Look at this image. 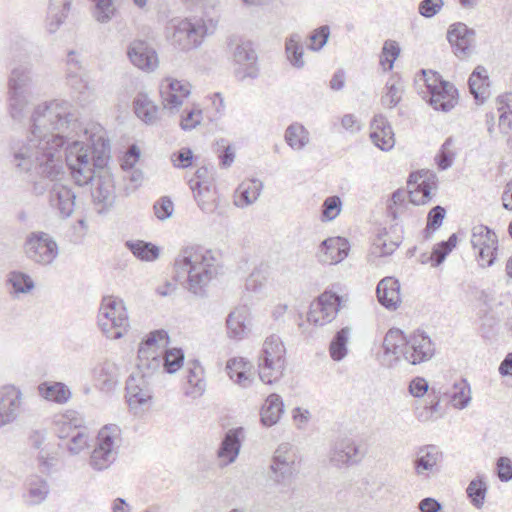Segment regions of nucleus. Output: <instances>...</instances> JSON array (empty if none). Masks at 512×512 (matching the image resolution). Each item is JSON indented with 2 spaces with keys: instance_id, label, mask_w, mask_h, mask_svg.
<instances>
[{
  "instance_id": "nucleus-1",
  "label": "nucleus",
  "mask_w": 512,
  "mask_h": 512,
  "mask_svg": "<svg viewBox=\"0 0 512 512\" xmlns=\"http://www.w3.org/2000/svg\"><path fill=\"white\" fill-rule=\"evenodd\" d=\"M30 123L27 138L12 146L15 167L56 179L63 173L65 138L80 127L77 115L69 102L52 100L34 108Z\"/></svg>"
},
{
  "instance_id": "nucleus-2",
  "label": "nucleus",
  "mask_w": 512,
  "mask_h": 512,
  "mask_svg": "<svg viewBox=\"0 0 512 512\" xmlns=\"http://www.w3.org/2000/svg\"><path fill=\"white\" fill-rule=\"evenodd\" d=\"M91 146L73 141L65 150V160L74 182L78 186L92 183V198L101 205L100 212L113 206L115 189L113 179L107 172L95 175V169H102L110 157V144L103 135H90Z\"/></svg>"
},
{
  "instance_id": "nucleus-3",
  "label": "nucleus",
  "mask_w": 512,
  "mask_h": 512,
  "mask_svg": "<svg viewBox=\"0 0 512 512\" xmlns=\"http://www.w3.org/2000/svg\"><path fill=\"white\" fill-rule=\"evenodd\" d=\"M174 266L177 277L182 274L186 278L188 291L198 297L205 296L206 287L221 270L218 254L200 246L181 249Z\"/></svg>"
},
{
  "instance_id": "nucleus-4",
  "label": "nucleus",
  "mask_w": 512,
  "mask_h": 512,
  "mask_svg": "<svg viewBox=\"0 0 512 512\" xmlns=\"http://www.w3.org/2000/svg\"><path fill=\"white\" fill-rule=\"evenodd\" d=\"M28 173H34L40 178L32 183L33 194L36 196H42L46 191H49L50 206L58 211L60 217H70L75 208L76 194L69 186L60 183L65 172L63 171L58 178L53 180L48 177L38 175L35 171H29Z\"/></svg>"
},
{
  "instance_id": "nucleus-5",
  "label": "nucleus",
  "mask_w": 512,
  "mask_h": 512,
  "mask_svg": "<svg viewBox=\"0 0 512 512\" xmlns=\"http://www.w3.org/2000/svg\"><path fill=\"white\" fill-rule=\"evenodd\" d=\"M98 326L109 339L123 337L129 329V318L124 301L115 296H104L98 312Z\"/></svg>"
},
{
  "instance_id": "nucleus-6",
  "label": "nucleus",
  "mask_w": 512,
  "mask_h": 512,
  "mask_svg": "<svg viewBox=\"0 0 512 512\" xmlns=\"http://www.w3.org/2000/svg\"><path fill=\"white\" fill-rule=\"evenodd\" d=\"M171 30L169 37L171 44L181 50L190 51L198 48L204 38L212 31L202 18L173 19L168 27Z\"/></svg>"
},
{
  "instance_id": "nucleus-7",
  "label": "nucleus",
  "mask_w": 512,
  "mask_h": 512,
  "mask_svg": "<svg viewBox=\"0 0 512 512\" xmlns=\"http://www.w3.org/2000/svg\"><path fill=\"white\" fill-rule=\"evenodd\" d=\"M286 349L279 336L271 335L263 343L262 353L259 357V378L265 384L278 381L285 370Z\"/></svg>"
},
{
  "instance_id": "nucleus-8",
  "label": "nucleus",
  "mask_w": 512,
  "mask_h": 512,
  "mask_svg": "<svg viewBox=\"0 0 512 512\" xmlns=\"http://www.w3.org/2000/svg\"><path fill=\"white\" fill-rule=\"evenodd\" d=\"M121 442V429L118 425L102 427L90 456V466L97 471L107 469L116 460Z\"/></svg>"
},
{
  "instance_id": "nucleus-9",
  "label": "nucleus",
  "mask_w": 512,
  "mask_h": 512,
  "mask_svg": "<svg viewBox=\"0 0 512 512\" xmlns=\"http://www.w3.org/2000/svg\"><path fill=\"white\" fill-rule=\"evenodd\" d=\"M24 253L32 262L39 265H50L59 254L54 238L42 231L31 232L24 242Z\"/></svg>"
},
{
  "instance_id": "nucleus-10",
  "label": "nucleus",
  "mask_w": 512,
  "mask_h": 512,
  "mask_svg": "<svg viewBox=\"0 0 512 512\" xmlns=\"http://www.w3.org/2000/svg\"><path fill=\"white\" fill-rule=\"evenodd\" d=\"M365 449L351 439L337 441L329 453V462L336 468L358 464L365 456Z\"/></svg>"
},
{
  "instance_id": "nucleus-11",
  "label": "nucleus",
  "mask_w": 512,
  "mask_h": 512,
  "mask_svg": "<svg viewBox=\"0 0 512 512\" xmlns=\"http://www.w3.org/2000/svg\"><path fill=\"white\" fill-rule=\"evenodd\" d=\"M127 56L130 62L144 72H153L159 66L156 50L143 39H135L127 47Z\"/></svg>"
},
{
  "instance_id": "nucleus-12",
  "label": "nucleus",
  "mask_w": 512,
  "mask_h": 512,
  "mask_svg": "<svg viewBox=\"0 0 512 512\" xmlns=\"http://www.w3.org/2000/svg\"><path fill=\"white\" fill-rule=\"evenodd\" d=\"M340 306L341 297L337 293L326 291L319 296L317 303L312 304L308 321L323 326L335 318Z\"/></svg>"
},
{
  "instance_id": "nucleus-13",
  "label": "nucleus",
  "mask_w": 512,
  "mask_h": 512,
  "mask_svg": "<svg viewBox=\"0 0 512 512\" xmlns=\"http://www.w3.org/2000/svg\"><path fill=\"white\" fill-rule=\"evenodd\" d=\"M58 436L66 438L72 431L71 439L67 444V449L71 454H78L88 446L89 436L84 430H78L80 426L76 419L69 418L67 415H61L56 421Z\"/></svg>"
},
{
  "instance_id": "nucleus-14",
  "label": "nucleus",
  "mask_w": 512,
  "mask_h": 512,
  "mask_svg": "<svg viewBox=\"0 0 512 512\" xmlns=\"http://www.w3.org/2000/svg\"><path fill=\"white\" fill-rule=\"evenodd\" d=\"M22 409V393L13 385L0 388V427L12 423L20 415Z\"/></svg>"
},
{
  "instance_id": "nucleus-15",
  "label": "nucleus",
  "mask_w": 512,
  "mask_h": 512,
  "mask_svg": "<svg viewBox=\"0 0 512 512\" xmlns=\"http://www.w3.org/2000/svg\"><path fill=\"white\" fill-rule=\"evenodd\" d=\"M435 354V344L423 331H417L409 336L405 360L412 365L430 360Z\"/></svg>"
},
{
  "instance_id": "nucleus-16",
  "label": "nucleus",
  "mask_w": 512,
  "mask_h": 512,
  "mask_svg": "<svg viewBox=\"0 0 512 512\" xmlns=\"http://www.w3.org/2000/svg\"><path fill=\"white\" fill-rule=\"evenodd\" d=\"M383 355L381 362L387 367H391L399 361L401 357L405 359V353L408 348V338L398 328H392L386 333L383 344Z\"/></svg>"
},
{
  "instance_id": "nucleus-17",
  "label": "nucleus",
  "mask_w": 512,
  "mask_h": 512,
  "mask_svg": "<svg viewBox=\"0 0 512 512\" xmlns=\"http://www.w3.org/2000/svg\"><path fill=\"white\" fill-rule=\"evenodd\" d=\"M232 54L234 62L239 66V68L235 70V73L240 80L257 77V55L250 42L236 43Z\"/></svg>"
},
{
  "instance_id": "nucleus-18",
  "label": "nucleus",
  "mask_w": 512,
  "mask_h": 512,
  "mask_svg": "<svg viewBox=\"0 0 512 512\" xmlns=\"http://www.w3.org/2000/svg\"><path fill=\"white\" fill-rule=\"evenodd\" d=\"M271 470L276 478H291L295 476L298 466L296 453L289 443H282L274 452Z\"/></svg>"
},
{
  "instance_id": "nucleus-19",
  "label": "nucleus",
  "mask_w": 512,
  "mask_h": 512,
  "mask_svg": "<svg viewBox=\"0 0 512 512\" xmlns=\"http://www.w3.org/2000/svg\"><path fill=\"white\" fill-rule=\"evenodd\" d=\"M475 31L462 22L452 24L447 32V39L458 57L467 56L475 44Z\"/></svg>"
},
{
  "instance_id": "nucleus-20",
  "label": "nucleus",
  "mask_w": 512,
  "mask_h": 512,
  "mask_svg": "<svg viewBox=\"0 0 512 512\" xmlns=\"http://www.w3.org/2000/svg\"><path fill=\"white\" fill-rule=\"evenodd\" d=\"M150 378L151 377L136 370L128 377L126 381V391L130 405L144 404L151 399Z\"/></svg>"
},
{
  "instance_id": "nucleus-21",
  "label": "nucleus",
  "mask_w": 512,
  "mask_h": 512,
  "mask_svg": "<svg viewBox=\"0 0 512 512\" xmlns=\"http://www.w3.org/2000/svg\"><path fill=\"white\" fill-rule=\"evenodd\" d=\"M349 243L341 237L324 240L319 248V260L326 264H337L348 256Z\"/></svg>"
},
{
  "instance_id": "nucleus-22",
  "label": "nucleus",
  "mask_w": 512,
  "mask_h": 512,
  "mask_svg": "<svg viewBox=\"0 0 512 512\" xmlns=\"http://www.w3.org/2000/svg\"><path fill=\"white\" fill-rule=\"evenodd\" d=\"M371 130L370 138L378 148L388 151L394 147L395 139L392 127L383 115L374 116Z\"/></svg>"
},
{
  "instance_id": "nucleus-23",
  "label": "nucleus",
  "mask_w": 512,
  "mask_h": 512,
  "mask_svg": "<svg viewBox=\"0 0 512 512\" xmlns=\"http://www.w3.org/2000/svg\"><path fill=\"white\" fill-rule=\"evenodd\" d=\"M379 303L389 310H396L400 303V284L394 277H385L377 285L376 289Z\"/></svg>"
},
{
  "instance_id": "nucleus-24",
  "label": "nucleus",
  "mask_w": 512,
  "mask_h": 512,
  "mask_svg": "<svg viewBox=\"0 0 512 512\" xmlns=\"http://www.w3.org/2000/svg\"><path fill=\"white\" fill-rule=\"evenodd\" d=\"M243 436V428H234L226 432L219 449L217 456L222 464H230L237 458L240 447L241 437Z\"/></svg>"
},
{
  "instance_id": "nucleus-25",
  "label": "nucleus",
  "mask_w": 512,
  "mask_h": 512,
  "mask_svg": "<svg viewBox=\"0 0 512 512\" xmlns=\"http://www.w3.org/2000/svg\"><path fill=\"white\" fill-rule=\"evenodd\" d=\"M118 370V366L111 361H104L94 368V380L101 391L109 393L116 388L119 378Z\"/></svg>"
},
{
  "instance_id": "nucleus-26",
  "label": "nucleus",
  "mask_w": 512,
  "mask_h": 512,
  "mask_svg": "<svg viewBox=\"0 0 512 512\" xmlns=\"http://www.w3.org/2000/svg\"><path fill=\"white\" fill-rule=\"evenodd\" d=\"M66 64L67 83L71 88L80 93L86 90L88 88V84L85 79L84 68L79 55L75 51H69Z\"/></svg>"
},
{
  "instance_id": "nucleus-27",
  "label": "nucleus",
  "mask_w": 512,
  "mask_h": 512,
  "mask_svg": "<svg viewBox=\"0 0 512 512\" xmlns=\"http://www.w3.org/2000/svg\"><path fill=\"white\" fill-rule=\"evenodd\" d=\"M73 0H50L46 27L49 33H55L65 22Z\"/></svg>"
},
{
  "instance_id": "nucleus-28",
  "label": "nucleus",
  "mask_w": 512,
  "mask_h": 512,
  "mask_svg": "<svg viewBox=\"0 0 512 512\" xmlns=\"http://www.w3.org/2000/svg\"><path fill=\"white\" fill-rule=\"evenodd\" d=\"M263 183L258 179L243 181L235 191L234 204L244 208L253 204L260 196Z\"/></svg>"
},
{
  "instance_id": "nucleus-29",
  "label": "nucleus",
  "mask_w": 512,
  "mask_h": 512,
  "mask_svg": "<svg viewBox=\"0 0 512 512\" xmlns=\"http://www.w3.org/2000/svg\"><path fill=\"white\" fill-rule=\"evenodd\" d=\"M430 96V104L435 110L448 112L457 104V89L449 82L442 83Z\"/></svg>"
},
{
  "instance_id": "nucleus-30",
  "label": "nucleus",
  "mask_w": 512,
  "mask_h": 512,
  "mask_svg": "<svg viewBox=\"0 0 512 512\" xmlns=\"http://www.w3.org/2000/svg\"><path fill=\"white\" fill-rule=\"evenodd\" d=\"M249 309L241 306L229 313L226 324L228 336L233 339H242L247 335V320Z\"/></svg>"
},
{
  "instance_id": "nucleus-31",
  "label": "nucleus",
  "mask_w": 512,
  "mask_h": 512,
  "mask_svg": "<svg viewBox=\"0 0 512 512\" xmlns=\"http://www.w3.org/2000/svg\"><path fill=\"white\" fill-rule=\"evenodd\" d=\"M284 412L282 398L278 394H270L261 408V422L266 427L277 424Z\"/></svg>"
},
{
  "instance_id": "nucleus-32",
  "label": "nucleus",
  "mask_w": 512,
  "mask_h": 512,
  "mask_svg": "<svg viewBox=\"0 0 512 512\" xmlns=\"http://www.w3.org/2000/svg\"><path fill=\"white\" fill-rule=\"evenodd\" d=\"M187 383L189 388L186 390V395L192 398L200 397L206 388L204 380V370L197 360L187 364Z\"/></svg>"
},
{
  "instance_id": "nucleus-33",
  "label": "nucleus",
  "mask_w": 512,
  "mask_h": 512,
  "mask_svg": "<svg viewBox=\"0 0 512 512\" xmlns=\"http://www.w3.org/2000/svg\"><path fill=\"white\" fill-rule=\"evenodd\" d=\"M468 85L474 98L483 103L489 96V77L483 66H477L469 77Z\"/></svg>"
},
{
  "instance_id": "nucleus-34",
  "label": "nucleus",
  "mask_w": 512,
  "mask_h": 512,
  "mask_svg": "<svg viewBox=\"0 0 512 512\" xmlns=\"http://www.w3.org/2000/svg\"><path fill=\"white\" fill-rule=\"evenodd\" d=\"M39 394L48 401L58 404L67 403L71 396V390L62 382H43L38 386Z\"/></svg>"
},
{
  "instance_id": "nucleus-35",
  "label": "nucleus",
  "mask_w": 512,
  "mask_h": 512,
  "mask_svg": "<svg viewBox=\"0 0 512 512\" xmlns=\"http://www.w3.org/2000/svg\"><path fill=\"white\" fill-rule=\"evenodd\" d=\"M134 112L144 123L153 125L158 120V107L146 94H138L134 101Z\"/></svg>"
},
{
  "instance_id": "nucleus-36",
  "label": "nucleus",
  "mask_w": 512,
  "mask_h": 512,
  "mask_svg": "<svg viewBox=\"0 0 512 512\" xmlns=\"http://www.w3.org/2000/svg\"><path fill=\"white\" fill-rule=\"evenodd\" d=\"M136 371L141 372L151 377L155 372L161 368L163 359L159 351H147L138 349Z\"/></svg>"
},
{
  "instance_id": "nucleus-37",
  "label": "nucleus",
  "mask_w": 512,
  "mask_h": 512,
  "mask_svg": "<svg viewBox=\"0 0 512 512\" xmlns=\"http://www.w3.org/2000/svg\"><path fill=\"white\" fill-rule=\"evenodd\" d=\"M190 188L193 191L194 198L198 207L206 214L213 213L218 207L217 196L212 191V187L201 184L199 189L193 185V180H190Z\"/></svg>"
},
{
  "instance_id": "nucleus-38",
  "label": "nucleus",
  "mask_w": 512,
  "mask_h": 512,
  "mask_svg": "<svg viewBox=\"0 0 512 512\" xmlns=\"http://www.w3.org/2000/svg\"><path fill=\"white\" fill-rule=\"evenodd\" d=\"M32 83L31 68L19 65L12 69L8 79V92L27 93Z\"/></svg>"
},
{
  "instance_id": "nucleus-39",
  "label": "nucleus",
  "mask_w": 512,
  "mask_h": 512,
  "mask_svg": "<svg viewBox=\"0 0 512 512\" xmlns=\"http://www.w3.org/2000/svg\"><path fill=\"white\" fill-rule=\"evenodd\" d=\"M422 175L419 172L411 173L408 184H417V186L409 191L410 202L415 205H424L431 200V188L425 179L421 180Z\"/></svg>"
},
{
  "instance_id": "nucleus-40",
  "label": "nucleus",
  "mask_w": 512,
  "mask_h": 512,
  "mask_svg": "<svg viewBox=\"0 0 512 512\" xmlns=\"http://www.w3.org/2000/svg\"><path fill=\"white\" fill-rule=\"evenodd\" d=\"M417 455L415 469L418 474H421L426 470H432L442 458V453L435 445H426L421 447Z\"/></svg>"
},
{
  "instance_id": "nucleus-41",
  "label": "nucleus",
  "mask_w": 512,
  "mask_h": 512,
  "mask_svg": "<svg viewBox=\"0 0 512 512\" xmlns=\"http://www.w3.org/2000/svg\"><path fill=\"white\" fill-rule=\"evenodd\" d=\"M285 52L288 61L295 68H303L305 61L303 59L304 49L302 37L298 33L291 34L285 41Z\"/></svg>"
},
{
  "instance_id": "nucleus-42",
  "label": "nucleus",
  "mask_w": 512,
  "mask_h": 512,
  "mask_svg": "<svg viewBox=\"0 0 512 512\" xmlns=\"http://www.w3.org/2000/svg\"><path fill=\"white\" fill-rule=\"evenodd\" d=\"M249 365L243 358H233L228 360L226 370L229 377L240 386L246 388L251 385L252 379L246 374Z\"/></svg>"
},
{
  "instance_id": "nucleus-43",
  "label": "nucleus",
  "mask_w": 512,
  "mask_h": 512,
  "mask_svg": "<svg viewBox=\"0 0 512 512\" xmlns=\"http://www.w3.org/2000/svg\"><path fill=\"white\" fill-rule=\"evenodd\" d=\"M284 137L286 143L294 150H302L309 143V132L300 123L289 125Z\"/></svg>"
},
{
  "instance_id": "nucleus-44",
  "label": "nucleus",
  "mask_w": 512,
  "mask_h": 512,
  "mask_svg": "<svg viewBox=\"0 0 512 512\" xmlns=\"http://www.w3.org/2000/svg\"><path fill=\"white\" fill-rule=\"evenodd\" d=\"M125 246L133 253V255L142 261H154L159 257V248L149 242L142 240L126 241Z\"/></svg>"
},
{
  "instance_id": "nucleus-45",
  "label": "nucleus",
  "mask_w": 512,
  "mask_h": 512,
  "mask_svg": "<svg viewBox=\"0 0 512 512\" xmlns=\"http://www.w3.org/2000/svg\"><path fill=\"white\" fill-rule=\"evenodd\" d=\"M351 328L344 327L332 338L329 345V353L334 361H341L347 355V343L350 338Z\"/></svg>"
},
{
  "instance_id": "nucleus-46",
  "label": "nucleus",
  "mask_w": 512,
  "mask_h": 512,
  "mask_svg": "<svg viewBox=\"0 0 512 512\" xmlns=\"http://www.w3.org/2000/svg\"><path fill=\"white\" fill-rule=\"evenodd\" d=\"M94 3L93 17L101 23L110 22L118 13V0H92Z\"/></svg>"
},
{
  "instance_id": "nucleus-47",
  "label": "nucleus",
  "mask_w": 512,
  "mask_h": 512,
  "mask_svg": "<svg viewBox=\"0 0 512 512\" xmlns=\"http://www.w3.org/2000/svg\"><path fill=\"white\" fill-rule=\"evenodd\" d=\"M499 112V128L507 134L512 128V94L501 95L497 98Z\"/></svg>"
},
{
  "instance_id": "nucleus-48",
  "label": "nucleus",
  "mask_w": 512,
  "mask_h": 512,
  "mask_svg": "<svg viewBox=\"0 0 512 512\" xmlns=\"http://www.w3.org/2000/svg\"><path fill=\"white\" fill-rule=\"evenodd\" d=\"M28 103L27 93L8 92V112L12 119L22 120Z\"/></svg>"
},
{
  "instance_id": "nucleus-49",
  "label": "nucleus",
  "mask_w": 512,
  "mask_h": 512,
  "mask_svg": "<svg viewBox=\"0 0 512 512\" xmlns=\"http://www.w3.org/2000/svg\"><path fill=\"white\" fill-rule=\"evenodd\" d=\"M450 402L457 409H464L471 401L470 386L465 380H461L453 385L449 394Z\"/></svg>"
},
{
  "instance_id": "nucleus-50",
  "label": "nucleus",
  "mask_w": 512,
  "mask_h": 512,
  "mask_svg": "<svg viewBox=\"0 0 512 512\" xmlns=\"http://www.w3.org/2000/svg\"><path fill=\"white\" fill-rule=\"evenodd\" d=\"M471 244L474 249L486 245H498L496 234L484 225H477L472 229Z\"/></svg>"
},
{
  "instance_id": "nucleus-51",
  "label": "nucleus",
  "mask_w": 512,
  "mask_h": 512,
  "mask_svg": "<svg viewBox=\"0 0 512 512\" xmlns=\"http://www.w3.org/2000/svg\"><path fill=\"white\" fill-rule=\"evenodd\" d=\"M50 492L47 482H31L24 494L25 501L34 506L42 503Z\"/></svg>"
},
{
  "instance_id": "nucleus-52",
  "label": "nucleus",
  "mask_w": 512,
  "mask_h": 512,
  "mask_svg": "<svg viewBox=\"0 0 512 512\" xmlns=\"http://www.w3.org/2000/svg\"><path fill=\"white\" fill-rule=\"evenodd\" d=\"M400 54V47L396 41L386 40L384 42L382 53L380 56V64L384 70H391L394 65V61Z\"/></svg>"
},
{
  "instance_id": "nucleus-53",
  "label": "nucleus",
  "mask_w": 512,
  "mask_h": 512,
  "mask_svg": "<svg viewBox=\"0 0 512 512\" xmlns=\"http://www.w3.org/2000/svg\"><path fill=\"white\" fill-rule=\"evenodd\" d=\"M402 242L400 235L392 239L389 232L380 234L374 242L375 248L379 249L380 256L391 255Z\"/></svg>"
},
{
  "instance_id": "nucleus-54",
  "label": "nucleus",
  "mask_w": 512,
  "mask_h": 512,
  "mask_svg": "<svg viewBox=\"0 0 512 512\" xmlns=\"http://www.w3.org/2000/svg\"><path fill=\"white\" fill-rule=\"evenodd\" d=\"M163 359L164 370L170 374L175 373L181 368L184 361V353L181 349L173 348L165 352Z\"/></svg>"
},
{
  "instance_id": "nucleus-55",
  "label": "nucleus",
  "mask_w": 512,
  "mask_h": 512,
  "mask_svg": "<svg viewBox=\"0 0 512 512\" xmlns=\"http://www.w3.org/2000/svg\"><path fill=\"white\" fill-rule=\"evenodd\" d=\"M160 95L164 109H168L171 112L177 110L183 103L184 98L169 88L164 81L160 86Z\"/></svg>"
},
{
  "instance_id": "nucleus-56",
  "label": "nucleus",
  "mask_w": 512,
  "mask_h": 512,
  "mask_svg": "<svg viewBox=\"0 0 512 512\" xmlns=\"http://www.w3.org/2000/svg\"><path fill=\"white\" fill-rule=\"evenodd\" d=\"M466 492L472 505L477 509H481L487 493L486 482H470Z\"/></svg>"
},
{
  "instance_id": "nucleus-57",
  "label": "nucleus",
  "mask_w": 512,
  "mask_h": 512,
  "mask_svg": "<svg viewBox=\"0 0 512 512\" xmlns=\"http://www.w3.org/2000/svg\"><path fill=\"white\" fill-rule=\"evenodd\" d=\"M457 243V235L453 233L447 241H442L438 243L431 255L432 261L435 263V265L441 264L446 256L452 251V249L456 246Z\"/></svg>"
},
{
  "instance_id": "nucleus-58",
  "label": "nucleus",
  "mask_w": 512,
  "mask_h": 512,
  "mask_svg": "<svg viewBox=\"0 0 512 512\" xmlns=\"http://www.w3.org/2000/svg\"><path fill=\"white\" fill-rule=\"evenodd\" d=\"M402 86L400 83L387 82L386 92L381 98V102L385 107L394 108L402 98Z\"/></svg>"
},
{
  "instance_id": "nucleus-59",
  "label": "nucleus",
  "mask_w": 512,
  "mask_h": 512,
  "mask_svg": "<svg viewBox=\"0 0 512 512\" xmlns=\"http://www.w3.org/2000/svg\"><path fill=\"white\" fill-rule=\"evenodd\" d=\"M202 121V111L198 108H185L181 114L180 126L183 130H192Z\"/></svg>"
},
{
  "instance_id": "nucleus-60",
  "label": "nucleus",
  "mask_w": 512,
  "mask_h": 512,
  "mask_svg": "<svg viewBox=\"0 0 512 512\" xmlns=\"http://www.w3.org/2000/svg\"><path fill=\"white\" fill-rule=\"evenodd\" d=\"M330 36V28L323 25L315 29L309 36L310 44L308 48L312 51H320L327 43Z\"/></svg>"
},
{
  "instance_id": "nucleus-61",
  "label": "nucleus",
  "mask_w": 512,
  "mask_h": 512,
  "mask_svg": "<svg viewBox=\"0 0 512 512\" xmlns=\"http://www.w3.org/2000/svg\"><path fill=\"white\" fill-rule=\"evenodd\" d=\"M341 199L338 196H330L325 199L322 206V220L331 221L335 219L341 211Z\"/></svg>"
},
{
  "instance_id": "nucleus-62",
  "label": "nucleus",
  "mask_w": 512,
  "mask_h": 512,
  "mask_svg": "<svg viewBox=\"0 0 512 512\" xmlns=\"http://www.w3.org/2000/svg\"><path fill=\"white\" fill-rule=\"evenodd\" d=\"M217 153H219L220 165L228 168L232 165L235 159L234 148L227 143L225 139L217 141Z\"/></svg>"
},
{
  "instance_id": "nucleus-63",
  "label": "nucleus",
  "mask_w": 512,
  "mask_h": 512,
  "mask_svg": "<svg viewBox=\"0 0 512 512\" xmlns=\"http://www.w3.org/2000/svg\"><path fill=\"white\" fill-rule=\"evenodd\" d=\"M9 281L18 293L29 292L34 287L32 279L21 272H12Z\"/></svg>"
},
{
  "instance_id": "nucleus-64",
  "label": "nucleus",
  "mask_w": 512,
  "mask_h": 512,
  "mask_svg": "<svg viewBox=\"0 0 512 512\" xmlns=\"http://www.w3.org/2000/svg\"><path fill=\"white\" fill-rule=\"evenodd\" d=\"M153 209L155 216L159 220L164 221L172 216L174 211V204L168 196H163L155 202Z\"/></svg>"
}]
</instances>
